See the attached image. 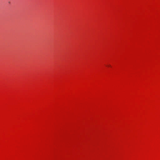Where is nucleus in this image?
<instances>
[{
  "instance_id": "f257e3e1",
  "label": "nucleus",
  "mask_w": 160,
  "mask_h": 160,
  "mask_svg": "<svg viewBox=\"0 0 160 160\" xmlns=\"http://www.w3.org/2000/svg\"><path fill=\"white\" fill-rule=\"evenodd\" d=\"M108 66H109V67H111V65H109Z\"/></svg>"
}]
</instances>
